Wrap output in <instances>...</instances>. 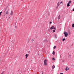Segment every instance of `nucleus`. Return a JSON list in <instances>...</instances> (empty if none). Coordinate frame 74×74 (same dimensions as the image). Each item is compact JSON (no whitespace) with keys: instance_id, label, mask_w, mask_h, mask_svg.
<instances>
[{"instance_id":"obj_1","label":"nucleus","mask_w":74,"mask_h":74,"mask_svg":"<svg viewBox=\"0 0 74 74\" xmlns=\"http://www.w3.org/2000/svg\"><path fill=\"white\" fill-rule=\"evenodd\" d=\"M44 66H47V60L46 59L45 60L44 62Z\"/></svg>"},{"instance_id":"obj_2","label":"nucleus","mask_w":74,"mask_h":74,"mask_svg":"<svg viewBox=\"0 0 74 74\" xmlns=\"http://www.w3.org/2000/svg\"><path fill=\"white\" fill-rule=\"evenodd\" d=\"M60 5V2H58L57 5V7L56 8H58V7H59V5Z\"/></svg>"},{"instance_id":"obj_3","label":"nucleus","mask_w":74,"mask_h":74,"mask_svg":"<svg viewBox=\"0 0 74 74\" xmlns=\"http://www.w3.org/2000/svg\"><path fill=\"white\" fill-rule=\"evenodd\" d=\"M64 34H65V37H67V36H68V34L67 32H64Z\"/></svg>"},{"instance_id":"obj_4","label":"nucleus","mask_w":74,"mask_h":74,"mask_svg":"<svg viewBox=\"0 0 74 74\" xmlns=\"http://www.w3.org/2000/svg\"><path fill=\"white\" fill-rule=\"evenodd\" d=\"M27 57H28V55L27 54H26L25 55V57L26 59H27Z\"/></svg>"},{"instance_id":"obj_5","label":"nucleus","mask_w":74,"mask_h":74,"mask_svg":"<svg viewBox=\"0 0 74 74\" xmlns=\"http://www.w3.org/2000/svg\"><path fill=\"white\" fill-rule=\"evenodd\" d=\"M10 15H13V11L11 12L10 13Z\"/></svg>"},{"instance_id":"obj_6","label":"nucleus","mask_w":74,"mask_h":74,"mask_svg":"<svg viewBox=\"0 0 74 74\" xmlns=\"http://www.w3.org/2000/svg\"><path fill=\"white\" fill-rule=\"evenodd\" d=\"M60 16L59 15V16L58 17V19H60Z\"/></svg>"},{"instance_id":"obj_7","label":"nucleus","mask_w":74,"mask_h":74,"mask_svg":"<svg viewBox=\"0 0 74 74\" xmlns=\"http://www.w3.org/2000/svg\"><path fill=\"white\" fill-rule=\"evenodd\" d=\"M55 66H54V65L52 67V68L53 69H55Z\"/></svg>"},{"instance_id":"obj_8","label":"nucleus","mask_w":74,"mask_h":74,"mask_svg":"<svg viewBox=\"0 0 74 74\" xmlns=\"http://www.w3.org/2000/svg\"><path fill=\"white\" fill-rule=\"evenodd\" d=\"M53 26H52V27H51L50 29L51 30H52V29H53Z\"/></svg>"},{"instance_id":"obj_9","label":"nucleus","mask_w":74,"mask_h":74,"mask_svg":"<svg viewBox=\"0 0 74 74\" xmlns=\"http://www.w3.org/2000/svg\"><path fill=\"white\" fill-rule=\"evenodd\" d=\"M67 67L66 66V68H65V70H66V71H67Z\"/></svg>"},{"instance_id":"obj_10","label":"nucleus","mask_w":74,"mask_h":74,"mask_svg":"<svg viewBox=\"0 0 74 74\" xmlns=\"http://www.w3.org/2000/svg\"><path fill=\"white\" fill-rule=\"evenodd\" d=\"M53 55H55V51H53Z\"/></svg>"},{"instance_id":"obj_11","label":"nucleus","mask_w":74,"mask_h":74,"mask_svg":"<svg viewBox=\"0 0 74 74\" xmlns=\"http://www.w3.org/2000/svg\"><path fill=\"white\" fill-rule=\"evenodd\" d=\"M70 6V4L69 3H68L67 5V7H69Z\"/></svg>"},{"instance_id":"obj_12","label":"nucleus","mask_w":74,"mask_h":74,"mask_svg":"<svg viewBox=\"0 0 74 74\" xmlns=\"http://www.w3.org/2000/svg\"><path fill=\"white\" fill-rule=\"evenodd\" d=\"M6 14L8 15V11H7L6 12Z\"/></svg>"},{"instance_id":"obj_13","label":"nucleus","mask_w":74,"mask_h":74,"mask_svg":"<svg viewBox=\"0 0 74 74\" xmlns=\"http://www.w3.org/2000/svg\"><path fill=\"white\" fill-rule=\"evenodd\" d=\"M71 3V1H69L68 3L70 4V3Z\"/></svg>"},{"instance_id":"obj_14","label":"nucleus","mask_w":74,"mask_h":74,"mask_svg":"<svg viewBox=\"0 0 74 74\" xmlns=\"http://www.w3.org/2000/svg\"><path fill=\"white\" fill-rule=\"evenodd\" d=\"M4 71H3L2 72L1 74H3L4 73Z\"/></svg>"},{"instance_id":"obj_15","label":"nucleus","mask_w":74,"mask_h":74,"mask_svg":"<svg viewBox=\"0 0 74 74\" xmlns=\"http://www.w3.org/2000/svg\"><path fill=\"white\" fill-rule=\"evenodd\" d=\"M56 46H54V47H53L54 49H56Z\"/></svg>"},{"instance_id":"obj_16","label":"nucleus","mask_w":74,"mask_h":74,"mask_svg":"<svg viewBox=\"0 0 74 74\" xmlns=\"http://www.w3.org/2000/svg\"><path fill=\"white\" fill-rule=\"evenodd\" d=\"M52 60H55V59L54 58H53Z\"/></svg>"},{"instance_id":"obj_17","label":"nucleus","mask_w":74,"mask_h":74,"mask_svg":"<svg viewBox=\"0 0 74 74\" xmlns=\"http://www.w3.org/2000/svg\"><path fill=\"white\" fill-rule=\"evenodd\" d=\"M1 13H3V12H0V16L1 15Z\"/></svg>"},{"instance_id":"obj_18","label":"nucleus","mask_w":74,"mask_h":74,"mask_svg":"<svg viewBox=\"0 0 74 74\" xmlns=\"http://www.w3.org/2000/svg\"><path fill=\"white\" fill-rule=\"evenodd\" d=\"M72 27H74V24L72 25Z\"/></svg>"},{"instance_id":"obj_19","label":"nucleus","mask_w":74,"mask_h":74,"mask_svg":"<svg viewBox=\"0 0 74 74\" xmlns=\"http://www.w3.org/2000/svg\"><path fill=\"white\" fill-rule=\"evenodd\" d=\"M53 29H55V30H56V29H55V27L53 26Z\"/></svg>"},{"instance_id":"obj_20","label":"nucleus","mask_w":74,"mask_h":74,"mask_svg":"<svg viewBox=\"0 0 74 74\" xmlns=\"http://www.w3.org/2000/svg\"><path fill=\"white\" fill-rule=\"evenodd\" d=\"M28 53H30V51H29Z\"/></svg>"},{"instance_id":"obj_21","label":"nucleus","mask_w":74,"mask_h":74,"mask_svg":"<svg viewBox=\"0 0 74 74\" xmlns=\"http://www.w3.org/2000/svg\"><path fill=\"white\" fill-rule=\"evenodd\" d=\"M32 42H33V41H34V39H32Z\"/></svg>"},{"instance_id":"obj_22","label":"nucleus","mask_w":74,"mask_h":74,"mask_svg":"<svg viewBox=\"0 0 74 74\" xmlns=\"http://www.w3.org/2000/svg\"><path fill=\"white\" fill-rule=\"evenodd\" d=\"M64 40H65V39L64 38L63 39L62 41H64Z\"/></svg>"},{"instance_id":"obj_23","label":"nucleus","mask_w":74,"mask_h":74,"mask_svg":"<svg viewBox=\"0 0 74 74\" xmlns=\"http://www.w3.org/2000/svg\"><path fill=\"white\" fill-rule=\"evenodd\" d=\"M53 32H55V30H53Z\"/></svg>"},{"instance_id":"obj_24","label":"nucleus","mask_w":74,"mask_h":74,"mask_svg":"<svg viewBox=\"0 0 74 74\" xmlns=\"http://www.w3.org/2000/svg\"><path fill=\"white\" fill-rule=\"evenodd\" d=\"M50 24H51V23H52V22H50Z\"/></svg>"},{"instance_id":"obj_25","label":"nucleus","mask_w":74,"mask_h":74,"mask_svg":"<svg viewBox=\"0 0 74 74\" xmlns=\"http://www.w3.org/2000/svg\"><path fill=\"white\" fill-rule=\"evenodd\" d=\"M28 42H29V41H30V40L29 39V40H28Z\"/></svg>"},{"instance_id":"obj_26","label":"nucleus","mask_w":74,"mask_h":74,"mask_svg":"<svg viewBox=\"0 0 74 74\" xmlns=\"http://www.w3.org/2000/svg\"><path fill=\"white\" fill-rule=\"evenodd\" d=\"M62 2H61L60 3V4H62Z\"/></svg>"}]
</instances>
